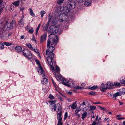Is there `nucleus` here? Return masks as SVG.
<instances>
[{"mask_svg":"<svg viewBox=\"0 0 125 125\" xmlns=\"http://www.w3.org/2000/svg\"><path fill=\"white\" fill-rule=\"evenodd\" d=\"M59 30V28L54 25H52L49 27V32L51 33L48 37L49 40L47 42V47H50V45H55L59 41L57 36L55 34L58 32ZM50 47H53L51 45Z\"/></svg>","mask_w":125,"mask_h":125,"instance_id":"1","label":"nucleus"},{"mask_svg":"<svg viewBox=\"0 0 125 125\" xmlns=\"http://www.w3.org/2000/svg\"><path fill=\"white\" fill-rule=\"evenodd\" d=\"M76 3L73 1H70L68 2L66 6L61 8L60 6H59L57 7V6H56V8H57V11L58 12H56L55 13H58V12L61 11H62L64 13H68L70 11V10H72L74 9Z\"/></svg>","mask_w":125,"mask_h":125,"instance_id":"2","label":"nucleus"},{"mask_svg":"<svg viewBox=\"0 0 125 125\" xmlns=\"http://www.w3.org/2000/svg\"><path fill=\"white\" fill-rule=\"evenodd\" d=\"M54 49V47H49L48 49L46 50V55H47L48 56L47 57L48 62L52 70H54V67L52 65L54 62L53 58L54 57V54L53 52Z\"/></svg>","mask_w":125,"mask_h":125,"instance_id":"3","label":"nucleus"},{"mask_svg":"<svg viewBox=\"0 0 125 125\" xmlns=\"http://www.w3.org/2000/svg\"><path fill=\"white\" fill-rule=\"evenodd\" d=\"M16 24L15 20H12L11 22H10L9 24V23L7 25L6 28L8 30H10L13 29L16 26Z\"/></svg>","mask_w":125,"mask_h":125,"instance_id":"4","label":"nucleus"},{"mask_svg":"<svg viewBox=\"0 0 125 125\" xmlns=\"http://www.w3.org/2000/svg\"><path fill=\"white\" fill-rule=\"evenodd\" d=\"M23 55L28 58H31L32 55L31 52L28 50H23Z\"/></svg>","mask_w":125,"mask_h":125,"instance_id":"5","label":"nucleus"},{"mask_svg":"<svg viewBox=\"0 0 125 125\" xmlns=\"http://www.w3.org/2000/svg\"><path fill=\"white\" fill-rule=\"evenodd\" d=\"M5 5L6 3L5 2L3 1L2 0H0V10H3Z\"/></svg>","mask_w":125,"mask_h":125,"instance_id":"6","label":"nucleus"},{"mask_svg":"<svg viewBox=\"0 0 125 125\" xmlns=\"http://www.w3.org/2000/svg\"><path fill=\"white\" fill-rule=\"evenodd\" d=\"M9 23V20L6 19L3 21L1 23V25L3 26V27L4 28Z\"/></svg>","mask_w":125,"mask_h":125,"instance_id":"7","label":"nucleus"},{"mask_svg":"<svg viewBox=\"0 0 125 125\" xmlns=\"http://www.w3.org/2000/svg\"><path fill=\"white\" fill-rule=\"evenodd\" d=\"M47 35V32L43 34L41 37L40 42H42L45 41Z\"/></svg>","mask_w":125,"mask_h":125,"instance_id":"8","label":"nucleus"},{"mask_svg":"<svg viewBox=\"0 0 125 125\" xmlns=\"http://www.w3.org/2000/svg\"><path fill=\"white\" fill-rule=\"evenodd\" d=\"M114 86L113 83L111 82H108L106 84V86L108 89H110L112 88L113 86Z\"/></svg>","mask_w":125,"mask_h":125,"instance_id":"9","label":"nucleus"},{"mask_svg":"<svg viewBox=\"0 0 125 125\" xmlns=\"http://www.w3.org/2000/svg\"><path fill=\"white\" fill-rule=\"evenodd\" d=\"M84 5L86 6H90L91 4V0H85Z\"/></svg>","mask_w":125,"mask_h":125,"instance_id":"10","label":"nucleus"},{"mask_svg":"<svg viewBox=\"0 0 125 125\" xmlns=\"http://www.w3.org/2000/svg\"><path fill=\"white\" fill-rule=\"evenodd\" d=\"M56 106L57 107H58V111H57V113H58L60 112V113H62V110L61 109H62V107L60 106V104L59 103H57L56 104Z\"/></svg>","mask_w":125,"mask_h":125,"instance_id":"11","label":"nucleus"},{"mask_svg":"<svg viewBox=\"0 0 125 125\" xmlns=\"http://www.w3.org/2000/svg\"><path fill=\"white\" fill-rule=\"evenodd\" d=\"M57 118L58 119V120L62 121V118L61 117L62 113L60 112L57 113Z\"/></svg>","mask_w":125,"mask_h":125,"instance_id":"12","label":"nucleus"},{"mask_svg":"<svg viewBox=\"0 0 125 125\" xmlns=\"http://www.w3.org/2000/svg\"><path fill=\"white\" fill-rule=\"evenodd\" d=\"M16 50V51L18 52L19 53L22 52V47H14Z\"/></svg>","mask_w":125,"mask_h":125,"instance_id":"13","label":"nucleus"},{"mask_svg":"<svg viewBox=\"0 0 125 125\" xmlns=\"http://www.w3.org/2000/svg\"><path fill=\"white\" fill-rule=\"evenodd\" d=\"M50 19L49 20V21L46 24L45 26H44L43 27V30L44 31H46L47 30L49 27V21H50Z\"/></svg>","mask_w":125,"mask_h":125,"instance_id":"14","label":"nucleus"},{"mask_svg":"<svg viewBox=\"0 0 125 125\" xmlns=\"http://www.w3.org/2000/svg\"><path fill=\"white\" fill-rule=\"evenodd\" d=\"M76 101L75 102L71 105V108L73 109H75L77 107Z\"/></svg>","mask_w":125,"mask_h":125,"instance_id":"15","label":"nucleus"},{"mask_svg":"<svg viewBox=\"0 0 125 125\" xmlns=\"http://www.w3.org/2000/svg\"><path fill=\"white\" fill-rule=\"evenodd\" d=\"M74 82L73 81L70 80L68 81V85H70V87L71 86H74Z\"/></svg>","mask_w":125,"mask_h":125,"instance_id":"16","label":"nucleus"},{"mask_svg":"<svg viewBox=\"0 0 125 125\" xmlns=\"http://www.w3.org/2000/svg\"><path fill=\"white\" fill-rule=\"evenodd\" d=\"M87 112H84L82 114V118L84 120V118L86 117L87 115Z\"/></svg>","mask_w":125,"mask_h":125,"instance_id":"17","label":"nucleus"},{"mask_svg":"<svg viewBox=\"0 0 125 125\" xmlns=\"http://www.w3.org/2000/svg\"><path fill=\"white\" fill-rule=\"evenodd\" d=\"M63 82H62V83L63 84V85L67 86L69 87H70V85H68V82H67L66 83L64 82L65 81L64 79H63Z\"/></svg>","mask_w":125,"mask_h":125,"instance_id":"18","label":"nucleus"},{"mask_svg":"<svg viewBox=\"0 0 125 125\" xmlns=\"http://www.w3.org/2000/svg\"><path fill=\"white\" fill-rule=\"evenodd\" d=\"M51 105L52 107V109H54V111H55L57 108V106H56V105L55 104H51Z\"/></svg>","mask_w":125,"mask_h":125,"instance_id":"19","label":"nucleus"},{"mask_svg":"<svg viewBox=\"0 0 125 125\" xmlns=\"http://www.w3.org/2000/svg\"><path fill=\"white\" fill-rule=\"evenodd\" d=\"M48 80L46 78H44L42 81V83L44 84H46L48 82Z\"/></svg>","mask_w":125,"mask_h":125,"instance_id":"20","label":"nucleus"},{"mask_svg":"<svg viewBox=\"0 0 125 125\" xmlns=\"http://www.w3.org/2000/svg\"><path fill=\"white\" fill-rule=\"evenodd\" d=\"M114 86H115L116 87H120L121 86V84L118 82H115L113 84Z\"/></svg>","mask_w":125,"mask_h":125,"instance_id":"21","label":"nucleus"},{"mask_svg":"<svg viewBox=\"0 0 125 125\" xmlns=\"http://www.w3.org/2000/svg\"><path fill=\"white\" fill-rule=\"evenodd\" d=\"M41 25V24H39L38 27L36 28V32H35V34L36 35H37L38 32V31L39 30V29L40 28Z\"/></svg>","mask_w":125,"mask_h":125,"instance_id":"22","label":"nucleus"},{"mask_svg":"<svg viewBox=\"0 0 125 125\" xmlns=\"http://www.w3.org/2000/svg\"><path fill=\"white\" fill-rule=\"evenodd\" d=\"M38 72L39 73V72H40V73H41V74H42L43 73V69L41 66H40V69L38 71Z\"/></svg>","mask_w":125,"mask_h":125,"instance_id":"23","label":"nucleus"},{"mask_svg":"<svg viewBox=\"0 0 125 125\" xmlns=\"http://www.w3.org/2000/svg\"><path fill=\"white\" fill-rule=\"evenodd\" d=\"M24 21L23 19L22 18L20 19L18 21V23L19 25H21L22 24L23 22Z\"/></svg>","mask_w":125,"mask_h":125,"instance_id":"24","label":"nucleus"},{"mask_svg":"<svg viewBox=\"0 0 125 125\" xmlns=\"http://www.w3.org/2000/svg\"><path fill=\"white\" fill-rule=\"evenodd\" d=\"M4 44L6 46H10L12 45V43L10 42H4Z\"/></svg>","mask_w":125,"mask_h":125,"instance_id":"25","label":"nucleus"},{"mask_svg":"<svg viewBox=\"0 0 125 125\" xmlns=\"http://www.w3.org/2000/svg\"><path fill=\"white\" fill-rule=\"evenodd\" d=\"M90 108L91 110H94L96 109V107L95 106L91 105L90 106Z\"/></svg>","mask_w":125,"mask_h":125,"instance_id":"26","label":"nucleus"},{"mask_svg":"<svg viewBox=\"0 0 125 125\" xmlns=\"http://www.w3.org/2000/svg\"><path fill=\"white\" fill-rule=\"evenodd\" d=\"M98 87V86L97 85L95 86H93L90 88L89 89L91 90H94L96 89H97Z\"/></svg>","mask_w":125,"mask_h":125,"instance_id":"27","label":"nucleus"},{"mask_svg":"<svg viewBox=\"0 0 125 125\" xmlns=\"http://www.w3.org/2000/svg\"><path fill=\"white\" fill-rule=\"evenodd\" d=\"M84 88L83 87H80V86H76L74 87V89H75L78 90L80 89L82 90Z\"/></svg>","mask_w":125,"mask_h":125,"instance_id":"28","label":"nucleus"},{"mask_svg":"<svg viewBox=\"0 0 125 125\" xmlns=\"http://www.w3.org/2000/svg\"><path fill=\"white\" fill-rule=\"evenodd\" d=\"M30 14L33 16H35V14L33 12V11L31 9H30Z\"/></svg>","mask_w":125,"mask_h":125,"instance_id":"29","label":"nucleus"},{"mask_svg":"<svg viewBox=\"0 0 125 125\" xmlns=\"http://www.w3.org/2000/svg\"><path fill=\"white\" fill-rule=\"evenodd\" d=\"M63 1L64 0H59L57 1V3L59 5H61L63 2Z\"/></svg>","mask_w":125,"mask_h":125,"instance_id":"30","label":"nucleus"},{"mask_svg":"<svg viewBox=\"0 0 125 125\" xmlns=\"http://www.w3.org/2000/svg\"><path fill=\"white\" fill-rule=\"evenodd\" d=\"M96 93L93 91H91L88 93V94L92 96H94L95 95Z\"/></svg>","mask_w":125,"mask_h":125,"instance_id":"31","label":"nucleus"},{"mask_svg":"<svg viewBox=\"0 0 125 125\" xmlns=\"http://www.w3.org/2000/svg\"><path fill=\"white\" fill-rule=\"evenodd\" d=\"M12 4L16 6H18L19 5V1H15Z\"/></svg>","mask_w":125,"mask_h":125,"instance_id":"32","label":"nucleus"},{"mask_svg":"<svg viewBox=\"0 0 125 125\" xmlns=\"http://www.w3.org/2000/svg\"><path fill=\"white\" fill-rule=\"evenodd\" d=\"M46 12L44 10H42L40 12V14L41 15V17H42L43 16V14H45Z\"/></svg>","mask_w":125,"mask_h":125,"instance_id":"33","label":"nucleus"},{"mask_svg":"<svg viewBox=\"0 0 125 125\" xmlns=\"http://www.w3.org/2000/svg\"><path fill=\"white\" fill-rule=\"evenodd\" d=\"M107 89V87H105L103 86V87L102 89H101V91L102 92H104Z\"/></svg>","mask_w":125,"mask_h":125,"instance_id":"34","label":"nucleus"},{"mask_svg":"<svg viewBox=\"0 0 125 125\" xmlns=\"http://www.w3.org/2000/svg\"><path fill=\"white\" fill-rule=\"evenodd\" d=\"M120 83L121 84H125V78L121 80L120 81Z\"/></svg>","mask_w":125,"mask_h":125,"instance_id":"35","label":"nucleus"},{"mask_svg":"<svg viewBox=\"0 0 125 125\" xmlns=\"http://www.w3.org/2000/svg\"><path fill=\"white\" fill-rule=\"evenodd\" d=\"M121 93L119 92L116 93L114 94L115 96V97H117L118 96H121Z\"/></svg>","mask_w":125,"mask_h":125,"instance_id":"36","label":"nucleus"},{"mask_svg":"<svg viewBox=\"0 0 125 125\" xmlns=\"http://www.w3.org/2000/svg\"><path fill=\"white\" fill-rule=\"evenodd\" d=\"M34 32L33 29L31 27V29L29 30L28 32L30 33H32Z\"/></svg>","mask_w":125,"mask_h":125,"instance_id":"37","label":"nucleus"},{"mask_svg":"<svg viewBox=\"0 0 125 125\" xmlns=\"http://www.w3.org/2000/svg\"><path fill=\"white\" fill-rule=\"evenodd\" d=\"M88 103V102L87 101H84L83 103H82L81 104L80 106H79V107H80L82 105H85L86 104H87V103Z\"/></svg>","mask_w":125,"mask_h":125,"instance_id":"38","label":"nucleus"},{"mask_svg":"<svg viewBox=\"0 0 125 125\" xmlns=\"http://www.w3.org/2000/svg\"><path fill=\"white\" fill-rule=\"evenodd\" d=\"M55 70L57 73L59 72L60 68L57 65L56 66Z\"/></svg>","mask_w":125,"mask_h":125,"instance_id":"39","label":"nucleus"},{"mask_svg":"<svg viewBox=\"0 0 125 125\" xmlns=\"http://www.w3.org/2000/svg\"><path fill=\"white\" fill-rule=\"evenodd\" d=\"M49 97L51 99H53L54 98V96L51 94H50L49 96Z\"/></svg>","mask_w":125,"mask_h":125,"instance_id":"40","label":"nucleus"},{"mask_svg":"<svg viewBox=\"0 0 125 125\" xmlns=\"http://www.w3.org/2000/svg\"><path fill=\"white\" fill-rule=\"evenodd\" d=\"M80 107H79V108H77L76 109V110L75 111V114H76V113H78V112L80 110H81V109H80Z\"/></svg>","mask_w":125,"mask_h":125,"instance_id":"41","label":"nucleus"},{"mask_svg":"<svg viewBox=\"0 0 125 125\" xmlns=\"http://www.w3.org/2000/svg\"><path fill=\"white\" fill-rule=\"evenodd\" d=\"M35 61L38 64V65H39L40 66L41 65L40 64V63L39 61L37 60L36 59H35Z\"/></svg>","mask_w":125,"mask_h":125,"instance_id":"42","label":"nucleus"},{"mask_svg":"<svg viewBox=\"0 0 125 125\" xmlns=\"http://www.w3.org/2000/svg\"><path fill=\"white\" fill-rule=\"evenodd\" d=\"M61 121L58 120L57 125H62V123L61 122Z\"/></svg>","mask_w":125,"mask_h":125,"instance_id":"43","label":"nucleus"},{"mask_svg":"<svg viewBox=\"0 0 125 125\" xmlns=\"http://www.w3.org/2000/svg\"><path fill=\"white\" fill-rule=\"evenodd\" d=\"M67 112H66L65 113L64 115V120H65L66 119L67 117Z\"/></svg>","mask_w":125,"mask_h":125,"instance_id":"44","label":"nucleus"},{"mask_svg":"<svg viewBox=\"0 0 125 125\" xmlns=\"http://www.w3.org/2000/svg\"><path fill=\"white\" fill-rule=\"evenodd\" d=\"M56 101H49V103H51V104H55V102Z\"/></svg>","mask_w":125,"mask_h":125,"instance_id":"45","label":"nucleus"},{"mask_svg":"<svg viewBox=\"0 0 125 125\" xmlns=\"http://www.w3.org/2000/svg\"><path fill=\"white\" fill-rule=\"evenodd\" d=\"M30 25H29L28 24L26 28V30H28V29H30L31 28H30Z\"/></svg>","mask_w":125,"mask_h":125,"instance_id":"46","label":"nucleus"},{"mask_svg":"<svg viewBox=\"0 0 125 125\" xmlns=\"http://www.w3.org/2000/svg\"><path fill=\"white\" fill-rule=\"evenodd\" d=\"M52 83H53V84L54 86L55 87V88H57V87H56V83H55L54 82L53 80L52 79Z\"/></svg>","mask_w":125,"mask_h":125,"instance_id":"47","label":"nucleus"},{"mask_svg":"<svg viewBox=\"0 0 125 125\" xmlns=\"http://www.w3.org/2000/svg\"><path fill=\"white\" fill-rule=\"evenodd\" d=\"M77 1L80 3H82L83 2H84L85 0H76Z\"/></svg>","mask_w":125,"mask_h":125,"instance_id":"48","label":"nucleus"},{"mask_svg":"<svg viewBox=\"0 0 125 125\" xmlns=\"http://www.w3.org/2000/svg\"><path fill=\"white\" fill-rule=\"evenodd\" d=\"M74 114L75 115H76V116L78 117V118H79L80 117V115L79 114H78V113H76L75 114V113H74Z\"/></svg>","mask_w":125,"mask_h":125,"instance_id":"49","label":"nucleus"},{"mask_svg":"<svg viewBox=\"0 0 125 125\" xmlns=\"http://www.w3.org/2000/svg\"><path fill=\"white\" fill-rule=\"evenodd\" d=\"M4 47V43L2 42H0V47Z\"/></svg>","mask_w":125,"mask_h":125,"instance_id":"50","label":"nucleus"},{"mask_svg":"<svg viewBox=\"0 0 125 125\" xmlns=\"http://www.w3.org/2000/svg\"><path fill=\"white\" fill-rule=\"evenodd\" d=\"M99 108H101V109L103 111H104L105 109V107H102L101 106H98Z\"/></svg>","mask_w":125,"mask_h":125,"instance_id":"51","label":"nucleus"},{"mask_svg":"<svg viewBox=\"0 0 125 125\" xmlns=\"http://www.w3.org/2000/svg\"><path fill=\"white\" fill-rule=\"evenodd\" d=\"M97 125V123H96L95 121H94L92 123V124L91 125Z\"/></svg>","mask_w":125,"mask_h":125,"instance_id":"52","label":"nucleus"},{"mask_svg":"<svg viewBox=\"0 0 125 125\" xmlns=\"http://www.w3.org/2000/svg\"><path fill=\"white\" fill-rule=\"evenodd\" d=\"M96 123L97 125H100L101 124V122L100 121H99L98 122Z\"/></svg>","mask_w":125,"mask_h":125,"instance_id":"53","label":"nucleus"},{"mask_svg":"<svg viewBox=\"0 0 125 125\" xmlns=\"http://www.w3.org/2000/svg\"><path fill=\"white\" fill-rule=\"evenodd\" d=\"M26 44L28 47H31V45L30 44L28 43Z\"/></svg>","mask_w":125,"mask_h":125,"instance_id":"54","label":"nucleus"},{"mask_svg":"<svg viewBox=\"0 0 125 125\" xmlns=\"http://www.w3.org/2000/svg\"><path fill=\"white\" fill-rule=\"evenodd\" d=\"M104 120L106 121H107V122H108L109 121V119L108 118H105L104 119Z\"/></svg>","mask_w":125,"mask_h":125,"instance_id":"55","label":"nucleus"},{"mask_svg":"<svg viewBox=\"0 0 125 125\" xmlns=\"http://www.w3.org/2000/svg\"><path fill=\"white\" fill-rule=\"evenodd\" d=\"M117 119L118 120H120L122 119H125V118L124 117H121L117 118Z\"/></svg>","mask_w":125,"mask_h":125,"instance_id":"56","label":"nucleus"},{"mask_svg":"<svg viewBox=\"0 0 125 125\" xmlns=\"http://www.w3.org/2000/svg\"><path fill=\"white\" fill-rule=\"evenodd\" d=\"M12 33L11 32H10L8 34V36L10 37L12 35Z\"/></svg>","mask_w":125,"mask_h":125,"instance_id":"57","label":"nucleus"},{"mask_svg":"<svg viewBox=\"0 0 125 125\" xmlns=\"http://www.w3.org/2000/svg\"><path fill=\"white\" fill-rule=\"evenodd\" d=\"M98 117V115H97V116H96V118L95 119V121H96L97 120Z\"/></svg>","mask_w":125,"mask_h":125,"instance_id":"58","label":"nucleus"},{"mask_svg":"<svg viewBox=\"0 0 125 125\" xmlns=\"http://www.w3.org/2000/svg\"><path fill=\"white\" fill-rule=\"evenodd\" d=\"M116 97H115V96L114 95H113V98H114V100H116Z\"/></svg>","mask_w":125,"mask_h":125,"instance_id":"59","label":"nucleus"},{"mask_svg":"<svg viewBox=\"0 0 125 125\" xmlns=\"http://www.w3.org/2000/svg\"><path fill=\"white\" fill-rule=\"evenodd\" d=\"M101 103L100 102H95V103H93V104H100Z\"/></svg>","mask_w":125,"mask_h":125,"instance_id":"60","label":"nucleus"},{"mask_svg":"<svg viewBox=\"0 0 125 125\" xmlns=\"http://www.w3.org/2000/svg\"><path fill=\"white\" fill-rule=\"evenodd\" d=\"M24 36L23 35H22L21 36V39H23L24 38Z\"/></svg>","mask_w":125,"mask_h":125,"instance_id":"61","label":"nucleus"},{"mask_svg":"<svg viewBox=\"0 0 125 125\" xmlns=\"http://www.w3.org/2000/svg\"><path fill=\"white\" fill-rule=\"evenodd\" d=\"M24 9V8L23 7H22L20 9L21 10L23 11Z\"/></svg>","mask_w":125,"mask_h":125,"instance_id":"62","label":"nucleus"},{"mask_svg":"<svg viewBox=\"0 0 125 125\" xmlns=\"http://www.w3.org/2000/svg\"><path fill=\"white\" fill-rule=\"evenodd\" d=\"M68 94L69 95H71L72 94V93L70 91H69L68 93Z\"/></svg>","mask_w":125,"mask_h":125,"instance_id":"63","label":"nucleus"},{"mask_svg":"<svg viewBox=\"0 0 125 125\" xmlns=\"http://www.w3.org/2000/svg\"><path fill=\"white\" fill-rule=\"evenodd\" d=\"M34 51L36 52H38V50L37 49H34Z\"/></svg>","mask_w":125,"mask_h":125,"instance_id":"64","label":"nucleus"}]
</instances>
